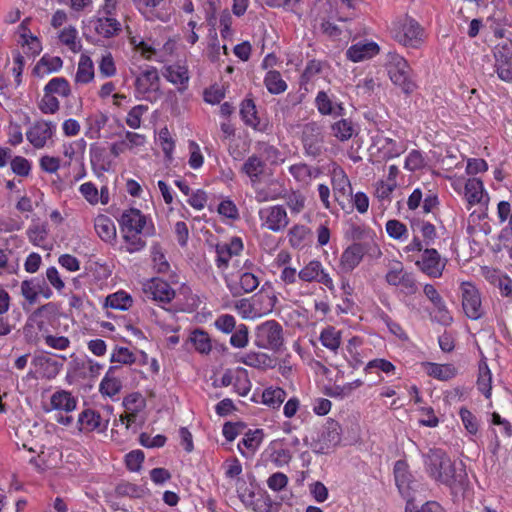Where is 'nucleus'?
<instances>
[{"mask_svg":"<svg viewBox=\"0 0 512 512\" xmlns=\"http://www.w3.org/2000/svg\"><path fill=\"white\" fill-rule=\"evenodd\" d=\"M424 469L434 481L448 486L452 490L463 489L468 482L465 464L453 461L441 449H429L422 454Z\"/></svg>","mask_w":512,"mask_h":512,"instance_id":"obj_1","label":"nucleus"},{"mask_svg":"<svg viewBox=\"0 0 512 512\" xmlns=\"http://www.w3.org/2000/svg\"><path fill=\"white\" fill-rule=\"evenodd\" d=\"M409 223L413 237L402 248L401 255L412 261L414 256L419 254L423 248L434 245L438 235L435 225L428 221L413 218L409 220Z\"/></svg>","mask_w":512,"mask_h":512,"instance_id":"obj_2","label":"nucleus"},{"mask_svg":"<svg viewBox=\"0 0 512 512\" xmlns=\"http://www.w3.org/2000/svg\"><path fill=\"white\" fill-rule=\"evenodd\" d=\"M390 33L399 44L407 48H419L426 38L424 29L408 16L393 21Z\"/></svg>","mask_w":512,"mask_h":512,"instance_id":"obj_3","label":"nucleus"},{"mask_svg":"<svg viewBox=\"0 0 512 512\" xmlns=\"http://www.w3.org/2000/svg\"><path fill=\"white\" fill-rule=\"evenodd\" d=\"M254 345L259 349L281 352L285 346L284 331L276 320H266L256 326Z\"/></svg>","mask_w":512,"mask_h":512,"instance_id":"obj_4","label":"nucleus"},{"mask_svg":"<svg viewBox=\"0 0 512 512\" xmlns=\"http://www.w3.org/2000/svg\"><path fill=\"white\" fill-rule=\"evenodd\" d=\"M387 67L391 81L399 86L404 93L410 94L416 89L411 68L404 57L395 52L388 53Z\"/></svg>","mask_w":512,"mask_h":512,"instance_id":"obj_5","label":"nucleus"},{"mask_svg":"<svg viewBox=\"0 0 512 512\" xmlns=\"http://www.w3.org/2000/svg\"><path fill=\"white\" fill-rule=\"evenodd\" d=\"M341 439L342 429L340 424L329 419L319 430L316 438L312 439L310 448L315 454H329L340 444Z\"/></svg>","mask_w":512,"mask_h":512,"instance_id":"obj_6","label":"nucleus"},{"mask_svg":"<svg viewBox=\"0 0 512 512\" xmlns=\"http://www.w3.org/2000/svg\"><path fill=\"white\" fill-rule=\"evenodd\" d=\"M57 133V124L46 119L35 120L26 130V139L34 149L52 146Z\"/></svg>","mask_w":512,"mask_h":512,"instance_id":"obj_7","label":"nucleus"},{"mask_svg":"<svg viewBox=\"0 0 512 512\" xmlns=\"http://www.w3.org/2000/svg\"><path fill=\"white\" fill-rule=\"evenodd\" d=\"M131 45L147 59L164 61V57L171 55L176 48V41L168 39L165 42L158 40H144L140 36L130 37Z\"/></svg>","mask_w":512,"mask_h":512,"instance_id":"obj_8","label":"nucleus"},{"mask_svg":"<svg viewBox=\"0 0 512 512\" xmlns=\"http://www.w3.org/2000/svg\"><path fill=\"white\" fill-rule=\"evenodd\" d=\"M134 93L138 100L155 102L160 98V79L155 68H147L137 75Z\"/></svg>","mask_w":512,"mask_h":512,"instance_id":"obj_9","label":"nucleus"},{"mask_svg":"<svg viewBox=\"0 0 512 512\" xmlns=\"http://www.w3.org/2000/svg\"><path fill=\"white\" fill-rule=\"evenodd\" d=\"M260 226L274 233L282 232L288 226L290 220L283 205H267L258 210Z\"/></svg>","mask_w":512,"mask_h":512,"instance_id":"obj_10","label":"nucleus"},{"mask_svg":"<svg viewBox=\"0 0 512 512\" xmlns=\"http://www.w3.org/2000/svg\"><path fill=\"white\" fill-rule=\"evenodd\" d=\"M416 267L431 278H440L447 265V259L441 257L434 248H423L420 256L415 260Z\"/></svg>","mask_w":512,"mask_h":512,"instance_id":"obj_11","label":"nucleus"},{"mask_svg":"<svg viewBox=\"0 0 512 512\" xmlns=\"http://www.w3.org/2000/svg\"><path fill=\"white\" fill-rule=\"evenodd\" d=\"M298 279L305 283L317 282L334 293L336 287L334 281L323 264L316 259L310 260L298 272Z\"/></svg>","mask_w":512,"mask_h":512,"instance_id":"obj_12","label":"nucleus"},{"mask_svg":"<svg viewBox=\"0 0 512 512\" xmlns=\"http://www.w3.org/2000/svg\"><path fill=\"white\" fill-rule=\"evenodd\" d=\"M142 292L145 298L159 305H166L175 297V290L167 281L159 277L145 280L142 284Z\"/></svg>","mask_w":512,"mask_h":512,"instance_id":"obj_13","label":"nucleus"},{"mask_svg":"<svg viewBox=\"0 0 512 512\" xmlns=\"http://www.w3.org/2000/svg\"><path fill=\"white\" fill-rule=\"evenodd\" d=\"M121 230L142 232L145 237H151L155 234V226L151 217L144 215L136 208H130L123 212Z\"/></svg>","mask_w":512,"mask_h":512,"instance_id":"obj_14","label":"nucleus"},{"mask_svg":"<svg viewBox=\"0 0 512 512\" xmlns=\"http://www.w3.org/2000/svg\"><path fill=\"white\" fill-rule=\"evenodd\" d=\"M385 280L390 286L399 287L406 294H413L417 290L414 275L407 272L400 261H395L389 265Z\"/></svg>","mask_w":512,"mask_h":512,"instance_id":"obj_15","label":"nucleus"},{"mask_svg":"<svg viewBox=\"0 0 512 512\" xmlns=\"http://www.w3.org/2000/svg\"><path fill=\"white\" fill-rule=\"evenodd\" d=\"M462 307L466 316L472 320L481 318L484 314L479 290L471 282L461 284Z\"/></svg>","mask_w":512,"mask_h":512,"instance_id":"obj_16","label":"nucleus"},{"mask_svg":"<svg viewBox=\"0 0 512 512\" xmlns=\"http://www.w3.org/2000/svg\"><path fill=\"white\" fill-rule=\"evenodd\" d=\"M146 143L147 138L145 135L126 131L121 139L111 144L110 151L114 157H119L127 152L137 154L145 147Z\"/></svg>","mask_w":512,"mask_h":512,"instance_id":"obj_17","label":"nucleus"},{"mask_svg":"<svg viewBox=\"0 0 512 512\" xmlns=\"http://www.w3.org/2000/svg\"><path fill=\"white\" fill-rule=\"evenodd\" d=\"M302 142L308 156L320 155L323 143L322 127L317 122L306 123L302 129Z\"/></svg>","mask_w":512,"mask_h":512,"instance_id":"obj_18","label":"nucleus"},{"mask_svg":"<svg viewBox=\"0 0 512 512\" xmlns=\"http://www.w3.org/2000/svg\"><path fill=\"white\" fill-rule=\"evenodd\" d=\"M20 290L21 295L29 304L36 303L39 296L49 299L53 294L45 280L39 277H33L22 281Z\"/></svg>","mask_w":512,"mask_h":512,"instance_id":"obj_19","label":"nucleus"},{"mask_svg":"<svg viewBox=\"0 0 512 512\" xmlns=\"http://www.w3.org/2000/svg\"><path fill=\"white\" fill-rule=\"evenodd\" d=\"M439 205L438 195L432 191L424 194L422 189L417 187L408 196L407 207L410 211L421 208L423 214H429Z\"/></svg>","mask_w":512,"mask_h":512,"instance_id":"obj_20","label":"nucleus"},{"mask_svg":"<svg viewBox=\"0 0 512 512\" xmlns=\"http://www.w3.org/2000/svg\"><path fill=\"white\" fill-rule=\"evenodd\" d=\"M244 245L240 237H232L228 242H221L216 245V266L220 270L228 267L229 261L243 251Z\"/></svg>","mask_w":512,"mask_h":512,"instance_id":"obj_21","label":"nucleus"},{"mask_svg":"<svg viewBox=\"0 0 512 512\" xmlns=\"http://www.w3.org/2000/svg\"><path fill=\"white\" fill-rule=\"evenodd\" d=\"M108 421L103 420L100 413L94 409L82 410L77 419V430L80 433L103 432L107 429Z\"/></svg>","mask_w":512,"mask_h":512,"instance_id":"obj_22","label":"nucleus"},{"mask_svg":"<svg viewBox=\"0 0 512 512\" xmlns=\"http://www.w3.org/2000/svg\"><path fill=\"white\" fill-rule=\"evenodd\" d=\"M146 406L145 398L140 393H131L123 399L124 414L120 416V421L130 428L137 422L138 414Z\"/></svg>","mask_w":512,"mask_h":512,"instance_id":"obj_23","label":"nucleus"},{"mask_svg":"<svg viewBox=\"0 0 512 512\" xmlns=\"http://www.w3.org/2000/svg\"><path fill=\"white\" fill-rule=\"evenodd\" d=\"M461 197L467 202V206L471 207L488 202V193L485 190L483 181L477 177H470L467 179V184L463 187Z\"/></svg>","mask_w":512,"mask_h":512,"instance_id":"obj_24","label":"nucleus"},{"mask_svg":"<svg viewBox=\"0 0 512 512\" xmlns=\"http://www.w3.org/2000/svg\"><path fill=\"white\" fill-rule=\"evenodd\" d=\"M380 52L379 45L372 40H360L346 50V57L354 63L374 58Z\"/></svg>","mask_w":512,"mask_h":512,"instance_id":"obj_25","label":"nucleus"},{"mask_svg":"<svg viewBox=\"0 0 512 512\" xmlns=\"http://www.w3.org/2000/svg\"><path fill=\"white\" fill-rule=\"evenodd\" d=\"M315 106L323 116L344 117L346 114L343 103L325 91H319L315 97Z\"/></svg>","mask_w":512,"mask_h":512,"instance_id":"obj_26","label":"nucleus"},{"mask_svg":"<svg viewBox=\"0 0 512 512\" xmlns=\"http://www.w3.org/2000/svg\"><path fill=\"white\" fill-rule=\"evenodd\" d=\"M288 171L294 181L302 188H306L321 175V169L305 162H298L289 166Z\"/></svg>","mask_w":512,"mask_h":512,"instance_id":"obj_27","label":"nucleus"},{"mask_svg":"<svg viewBox=\"0 0 512 512\" xmlns=\"http://www.w3.org/2000/svg\"><path fill=\"white\" fill-rule=\"evenodd\" d=\"M44 334H49L47 323L41 310L35 311L24 327V335L31 343H38L44 339Z\"/></svg>","mask_w":512,"mask_h":512,"instance_id":"obj_28","label":"nucleus"},{"mask_svg":"<svg viewBox=\"0 0 512 512\" xmlns=\"http://www.w3.org/2000/svg\"><path fill=\"white\" fill-rule=\"evenodd\" d=\"M252 300L260 317L271 313L277 303V296L273 286L270 283H265L259 292H257Z\"/></svg>","mask_w":512,"mask_h":512,"instance_id":"obj_29","label":"nucleus"},{"mask_svg":"<svg viewBox=\"0 0 512 512\" xmlns=\"http://www.w3.org/2000/svg\"><path fill=\"white\" fill-rule=\"evenodd\" d=\"M239 362L257 370L267 371L277 365V358L261 351H249L244 353Z\"/></svg>","mask_w":512,"mask_h":512,"instance_id":"obj_30","label":"nucleus"},{"mask_svg":"<svg viewBox=\"0 0 512 512\" xmlns=\"http://www.w3.org/2000/svg\"><path fill=\"white\" fill-rule=\"evenodd\" d=\"M87 142L83 138L64 142L61 145V152L66 159L64 166H70L73 162L82 165L84 162Z\"/></svg>","mask_w":512,"mask_h":512,"instance_id":"obj_31","label":"nucleus"},{"mask_svg":"<svg viewBox=\"0 0 512 512\" xmlns=\"http://www.w3.org/2000/svg\"><path fill=\"white\" fill-rule=\"evenodd\" d=\"M286 391L277 386H268L261 392L254 393V401L261 403L271 409H278L286 398Z\"/></svg>","mask_w":512,"mask_h":512,"instance_id":"obj_32","label":"nucleus"},{"mask_svg":"<svg viewBox=\"0 0 512 512\" xmlns=\"http://www.w3.org/2000/svg\"><path fill=\"white\" fill-rule=\"evenodd\" d=\"M77 407V398L71 392L66 390L55 391L50 396L49 405L45 406V411H64L66 413L72 412Z\"/></svg>","mask_w":512,"mask_h":512,"instance_id":"obj_33","label":"nucleus"},{"mask_svg":"<svg viewBox=\"0 0 512 512\" xmlns=\"http://www.w3.org/2000/svg\"><path fill=\"white\" fill-rule=\"evenodd\" d=\"M98 36L112 38L121 31V23L115 17L97 15L91 20Z\"/></svg>","mask_w":512,"mask_h":512,"instance_id":"obj_34","label":"nucleus"},{"mask_svg":"<svg viewBox=\"0 0 512 512\" xmlns=\"http://www.w3.org/2000/svg\"><path fill=\"white\" fill-rule=\"evenodd\" d=\"M373 148L377 149L383 159L396 158L406 150L404 143L383 136H379L374 140Z\"/></svg>","mask_w":512,"mask_h":512,"instance_id":"obj_35","label":"nucleus"},{"mask_svg":"<svg viewBox=\"0 0 512 512\" xmlns=\"http://www.w3.org/2000/svg\"><path fill=\"white\" fill-rule=\"evenodd\" d=\"M264 432L262 429L249 430L239 441L237 447L244 457H251L259 449L263 442Z\"/></svg>","mask_w":512,"mask_h":512,"instance_id":"obj_36","label":"nucleus"},{"mask_svg":"<svg viewBox=\"0 0 512 512\" xmlns=\"http://www.w3.org/2000/svg\"><path fill=\"white\" fill-rule=\"evenodd\" d=\"M502 49L504 52L502 53L500 50L495 52V68L498 77L505 81H512V67L510 64V60L512 59V46L503 45Z\"/></svg>","mask_w":512,"mask_h":512,"instance_id":"obj_37","label":"nucleus"},{"mask_svg":"<svg viewBox=\"0 0 512 512\" xmlns=\"http://www.w3.org/2000/svg\"><path fill=\"white\" fill-rule=\"evenodd\" d=\"M94 230L98 237L106 242L113 243L116 240V226L114 221L105 214H99L94 218Z\"/></svg>","mask_w":512,"mask_h":512,"instance_id":"obj_38","label":"nucleus"},{"mask_svg":"<svg viewBox=\"0 0 512 512\" xmlns=\"http://www.w3.org/2000/svg\"><path fill=\"white\" fill-rule=\"evenodd\" d=\"M394 476L395 482L398 487L400 494L406 499V502L409 500H414V497L411 494V481L410 474L407 470V465L403 461H397L394 466Z\"/></svg>","mask_w":512,"mask_h":512,"instance_id":"obj_39","label":"nucleus"},{"mask_svg":"<svg viewBox=\"0 0 512 512\" xmlns=\"http://www.w3.org/2000/svg\"><path fill=\"white\" fill-rule=\"evenodd\" d=\"M364 249L361 244L354 243L348 246L341 254L340 267L344 272L355 269L364 257Z\"/></svg>","mask_w":512,"mask_h":512,"instance_id":"obj_40","label":"nucleus"},{"mask_svg":"<svg viewBox=\"0 0 512 512\" xmlns=\"http://www.w3.org/2000/svg\"><path fill=\"white\" fill-rule=\"evenodd\" d=\"M117 370V366L110 367L101 380L99 385V392L102 396L113 398L121 391L122 381L116 375Z\"/></svg>","mask_w":512,"mask_h":512,"instance_id":"obj_41","label":"nucleus"},{"mask_svg":"<svg viewBox=\"0 0 512 512\" xmlns=\"http://www.w3.org/2000/svg\"><path fill=\"white\" fill-rule=\"evenodd\" d=\"M331 182L336 197H347L352 194V187L348 176L340 166L331 170Z\"/></svg>","mask_w":512,"mask_h":512,"instance_id":"obj_42","label":"nucleus"},{"mask_svg":"<svg viewBox=\"0 0 512 512\" xmlns=\"http://www.w3.org/2000/svg\"><path fill=\"white\" fill-rule=\"evenodd\" d=\"M321 345L333 354H337L342 342V332L332 325L321 329L319 333Z\"/></svg>","mask_w":512,"mask_h":512,"instance_id":"obj_43","label":"nucleus"},{"mask_svg":"<svg viewBox=\"0 0 512 512\" xmlns=\"http://www.w3.org/2000/svg\"><path fill=\"white\" fill-rule=\"evenodd\" d=\"M423 367L428 376L440 381H448L454 378L458 372L453 364L426 362L423 363Z\"/></svg>","mask_w":512,"mask_h":512,"instance_id":"obj_44","label":"nucleus"},{"mask_svg":"<svg viewBox=\"0 0 512 512\" xmlns=\"http://www.w3.org/2000/svg\"><path fill=\"white\" fill-rule=\"evenodd\" d=\"M331 134L339 141H348L357 133L356 125L352 120L342 118L331 125Z\"/></svg>","mask_w":512,"mask_h":512,"instance_id":"obj_45","label":"nucleus"},{"mask_svg":"<svg viewBox=\"0 0 512 512\" xmlns=\"http://www.w3.org/2000/svg\"><path fill=\"white\" fill-rule=\"evenodd\" d=\"M107 122L108 117L102 112L90 114L86 118V137L89 139L100 138L101 130L106 126Z\"/></svg>","mask_w":512,"mask_h":512,"instance_id":"obj_46","label":"nucleus"},{"mask_svg":"<svg viewBox=\"0 0 512 512\" xmlns=\"http://www.w3.org/2000/svg\"><path fill=\"white\" fill-rule=\"evenodd\" d=\"M94 76V64L92 59L88 55L82 54L79 58L75 82L77 84H88L94 79Z\"/></svg>","mask_w":512,"mask_h":512,"instance_id":"obj_47","label":"nucleus"},{"mask_svg":"<svg viewBox=\"0 0 512 512\" xmlns=\"http://www.w3.org/2000/svg\"><path fill=\"white\" fill-rule=\"evenodd\" d=\"M163 75L167 81L174 85H179L183 89L186 88L189 81L188 70L184 65H169L165 67Z\"/></svg>","mask_w":512,"mask_h":512,"instance_id":"obj_48","label":"nucleus"},{"mask_svg":"<svg viewBox=\"0 0 512 512\" xmlns=\"http://www.w3.org/2000/svg\"><path fill=\"white\" fill-rule=\"evenodd\" d=\"M477 388L486 398L491 397L492 373L485 358L479 362Z\"/></svg>","mask_w":512,"mask_h":512,"instance_id":"obj_49","label":"nucleus"},{"mask_svg":"<svg viewBox=\"0 0 512 512\" xmlns=\"http://www.w3.org/2000/svg\"><path fill=\"white\" fill-rule=\"evenodd\" d=\"M123 247L129 253H136L146 246L145 236L142 232L122 230Z\"/></svg>","mask_w":512,"mask_h":512,"instance_id":"obj_50","label":"nucleus"},{"mask_svg":"<svg viewBox=\"0 0 512 512\" xmlns=\"http://www.w3.org/2000/svg\"><path fill=\"white\" fill-rule=\"evenodd\" d=\"M239 289L236 293H250L254 291L259 286V278L253 272L248 270L247 262H245L244 267L239 271Z\"/></svg>","mask_w":512,"mask_h":512,"instance_id":"obj_51","label":"nucleus"},{"mask_svg":"<svg viewBox=\"0 0 512 512\" xmlns=\"http://www.w3.org/2000/svg\"><path fill=\"white\" fill-rule=\"evenodd\" d=\"M264 166L258 156L252 155L244 162L242 171L249 177L251 184L255 185L264 172Z\"/></svg>","mask_w":512,"mask_h":512,"instance_id":"obj_52","label":"nucleus"},{"mask_svg":"<svg viewBox=\"0 0 512 512\" xmlns=\"http://www.w3.org/2000/svg\"><path fill=\"white\" fill-rule=\"evenodd\" d=\"M59 41L67 46L72 52H78L81 48V42L78 36V30L72 25L64 27L58 33Z\"/></svg>","mask_w":512,"mask_h":512,"instance_id":"obj_53","label":"nucleus"},{"mask_svg":"<svg viewBox=\"0 0 512 512\" xmlns=\"http://www.w3.org/2000/svg\"><path fill=\"white\" fill-rule=\"evenodd\" d=\"M133 304L131 295L123 290L110 294L105 299V306L117 310H128Z\"/></svg>","mask_w":512,"mask_h":512,"instance_id":"obj_54","label":"nucleus"},{"mask_svg":"<svg viewBox=\"0 0 512 512\" xmlns=\"http://www.w3.org/2000/svg\"><path fill=\"white\" fill-rule=\"evenodd\" d=\"M364 372L366 374L382 372L387 376H392L396 373V366L385 358H375L366 363Z\"/></svg>","mask_w":512,"mask_h":512,"instance_id":"obj_55","label":"nucleus"},{"mask_svg":"<svg viewBox=\"0 0 512 512\" xmlns=\"http://www.w3.org/2000/svg\"><path fill=\"white\" fill-rule=\"evenodd\" d=\"M163 0H135V4L139 12L148 20L158 18L163 22L169 21V16L155 14L154 9L160 5Z\"/></svg>","mask_w":512,"mask_h":512,"instance_id":"obj_56","label":"nucleus"},{"mask_svg":"<svg viewBox=\"0 0 512 512\" xmlns=\"http://www.w3.org/2000/svg\"><path fill=\"white\" fill-rule=\"evenodd\" d=\"M190 341L195 350L201 354H209L212 350L211 338L209 334L202 329L192 331Z\"/></svg>","mask_w":512,"mask_h":512,"instance_id":"obj_57","label":"nucleus"},{"mask_svg":"<svg viewBox=\"0 0 512 512\" xmlns=\"http://www.w3.org/2000/svg\"><path fill=\"white\" fill-rule=\"evenodd\" d=\"M264 85L271 94H281L286 91L287 84L280 72L269 70L264 77Z\"/></svg>","mask_w":512,"mask_h":512,"instance_id":"obj_58","label":"nucleus"},{"mask_svg":"<svg viewBox=\"0 0 512 512\" xmlns=\"http://www.w3.org/2000/svg\"><path fill=\"white\" fill-rule=\"evenodd\" d=\"M385 230L390 238L398 242H405L409 237L406 224L397 219L388 220L385 224Z\"/></svg>","mask_w":512,"mask_h":512,"instance_id":"obj_59","label":"nucleus"},{"mask_svg":"<svg viewBox=\"0 0 512 512\" xmlns=\"http://www.w3.org/2000/svg\"><path fill=\"white\" fill-rule=\"evenodd\" d=\"M44 92L58 95L62 98H67L71 94V87L69 82L63 77H54L45 85Z\"/></svg>","mask_w":512,"mask_h":512,"instance_id":"obj_60","label":"nucleus"},{"mask_svg":"<svg viewBox=\"0 0 512 512\" xmlns=\"http://www.w3.org/2000/svg\"><path fill=\"white\" fill-rule=\"evenodd\" d=\"M240 115L246 125L251 126L254 129L259 128L260 120L257 117L256 106H255L253 100L245 99L241 103Z\"/></svg>","mask_w":512,"mask_h":512,"instance_id":"obj_61","label":"nucleus"},{"mask_svg":"<svg viewBox=\"0 0 512 512\" xmlns=\"http://www.w3.org/2000/svg\"><path fill=\"white\" fill-rule=\"evenodd\" d=\"M310 229L305 225L296 224L290 228L288 232V241L294 248H301L305 246Z\"/></svg>","mask_w":512,"mask_h":512,"instance_id":"obj_62","label":"nucleus"},{"mask_svg":"<svg viewBox=\"0 0 512 512\" xmlns=\"http://www.w3.org/2000/svg\"><path fill=\"white\" fill-rule=\"evenodd\" d=\"M234 390L240 396H246L252 387L251 381L246 369L238 367L233 381Z\"/></svg>","mask_w":512,"mask_h":512,"instance_id":"obj_63","label":"nucleus"},{"mask_svg":"<svg viewBox=\"0 0 512 512\" xmlns=\"http://www.w3.org/2000/svg\"><path fill=\"white\" fill-rule=\"evenodd\" d=\"M63 61L58 56H43L38 64L36 65L35 70L38 73L50 74L53 72H57L62 68Z\"/></svg>","mask_w":512,"mask_h":512,"instance_id":"obj_64","label":"nucleus"}]
</instances>
